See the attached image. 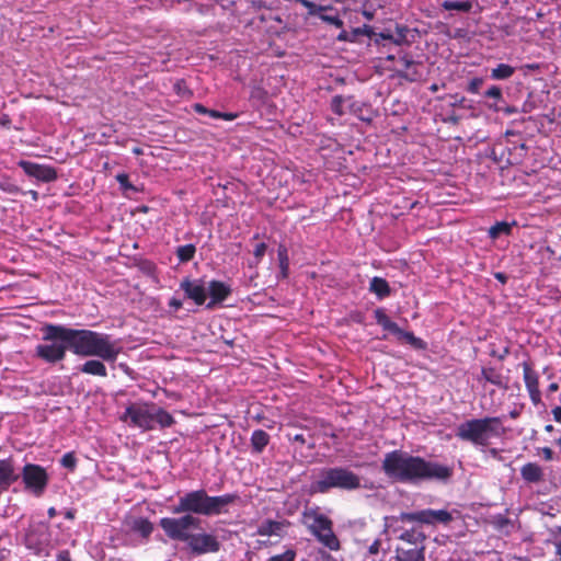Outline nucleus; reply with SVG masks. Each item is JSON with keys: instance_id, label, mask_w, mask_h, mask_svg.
Returning <instances> with one entry per match:
<instances>
[{"instance_id": "f257e3e1", "label": "nucleus", "mask_w": 561, "mask_h": 561, "mask_svg": "<svg viewBox=\"0 0 561 561\" xmlns=\"http://www.w3.org/2000/svg\"><path fill=\"white\" fill-rule=\"evenodd\" d=\"M42 333L43 343L35 346L37 358L47 364H56L66 358L67 351L80 357H98L78 367L85 375L107 377L103 362L115 363L122 352V346L112 341L111 335L88 329L47 323L42 328Z\"/></svg>"}, {"instance_id": "f03ea898", "label": "nucleus", "mask_w": 561, "mask_h": 561, "mask_svg": "<svg viewBox=\"0 0 561 561\" xmlns=\"http://www.w3.org/2000/svg\"><path fill=\"white\" fill-rule=\"evenodd\" d=\"M383 473L396 482L416 484L423 481L448 482L454 468L437 461L426 460L401 449L389 451L381 462Z\"/></svg>"}, {"instance_id": "7ed1b4c3", "label": "nucleus", "mask_w": 561, "mask_h": 561, "mask_svg": "<svg viewBox=\"0 0 561 561\" xmlns=\"http://www.w3.org/2000/svg\"><path fill=\"white\" fill-rule=\"evenodd\" d=\"M201 524L202 520L191 514L180 517H163L159 522L168 538L185 542L193 554L202 556L218 552L221 545L215 535L192 533V530L201 529Z\"/></svg>"}, {"instance_id": "20e7f679", "label": "nucleus", "mask_w": 561, "mask_h": 561, "mask_svg": "<svg viewBox=\"0 0 561 561\" xmlns=\"http://www.w3.org/2000/svg\"><path fill=\"white\" fill-rule=\"evenodd\" d=\"M240 500L236 493L211 496L204 489L186 492L172 507L174 514L216 516L228 513V506Z\"/></svg>"}, {"instance_id": "39448f33", "label": "nucleus", "mask_w": 561, "mask_h": 561, "mask_svg": "<svg viewBox=\"0 0 561 561\" xmlns=\"http://www.w3.org/2000/svg\"><path fill=\"white\" fill-rule=\"evenodd\" d=\"M502 423L500 416L469 419L457 425L455 435L459 440L485 447L490 444L491 438L504 434Z\"/></svg>"}, {"instance_id": "423d86ee", "label": "nucleus", "mask_w": 561, "mask_h": 561, "mask_svg": "<svg viewBox=\"0 0 561 561\" xmlns=\"http://www.w3.org/2000/svg\"><path fill=\"white\" fill-rule=\"evenodd\" d=\"M360 486V478L344 467L324 468L318 480L311 483V493H328L331 489L356 490Z\"/></svg>"}, {"instance_id": "0eeeda50", "label": "nucleus", "mask_w": 561, "mask_h": 561, "mask_svg": "<svg viewBox=\"0 0 561 561\" xmlns=\"http://www.w3.org/2000/svg\"><path fill=\"white\" fill-rule=\"evenodd\" d=\"M453 520V515L446 510H421L416 512H403L398 516H387L385 526L397 530L399 524H425V525H448Z\"/></svg>"}, {"instance_id": "6e6552de", "label": "nucleus", "mask_w": 561, "mask_h": 561, "mask_svg": "<svg viewBox=\"0 0 561 561\" xmlns=\"http://www.w3.org/2000/svg\"><path fill=\"white\" fill-rule=\"evenodd\" d=\"M304 523L324 547L332 551L341 549V542L333 531V522L328 516L318 513L316 510L306 511L304 513Z\"/></svg>"}, {"instance_id": "1a4fd4ad", "label": "nucleus", "mask_w": 561, "mask_h": 561, "mask_svg": "<svg viewBox=\"0 0 561 561\" xmlns=\"http://www.w3.org/2000/svg\"><path fill=\"white\" fill-rule=\"evenodd\" d=\"M153 402H136L129 404L121 420L128 422L130 426L151 431L154 428L152 419Z\"/></svg>"}, {"instance_id": "9d476101", "label": "nucleus", "mask_w": 561, "mask_h": 561, "mask_svg": "<svg viewBox=\"0 0 561 561\" xmlns=\"http://www.w3.org/2000/svg\"><path fill=\"white\" fill-rule=\"evenodd\" d=\"M22 480L26 490L34 495L41 496L48 484V473L39 465L26 463L22 469Z\"/></svg>"}, {"instance_id": "9b49d317", "label": "nucleus", "mask_w": 561, "mask_h": 561, "mask_svg": "<svg viewBox=\"0 0 561 561\" xmlns=\"http://www.w3.org/2000/svg\"><path fill=\"white\" fill-rule=\"evenodd\" d=\"M359 549L365 560L368 561H394V551L391 550L389 539L375 538L373 541L359 542Z\"/></svg>"}, {"instance_id": "f8f14e48", "label": "nucleus", "mask_w": 561, "mask_h": 561, "mask_svg": "<svg viewBox=\"0 0 561 561\" xmlns=\"http://www.w3.org/2000/svg\"><path fill=\"white\" fill-rule=\"evenodd\" d=\"M48 524L44 522L31 523L25 531L24 542L27 549L41 551L48 541Z\"/></svg>"}, {"instance_id": "ddd939ff", "label": "nucleus", "mask_w": 561, "mask_h": 561, "mask_svg": "<svg viewBox=\"0 0 561 561\" xmlns=\"http://www.w3.org/2000/svg\"><path fill=\"white\" fill-rule=\"evenodd\" d=\"M19 165L22 168L25 174L38 181L49 183L57 179V171L53 167L25 160L20 161Z\"/></svg>"}, {"instance_id": "4468645a", "label": "nucleus", "mask_w": 561, "mask_h": 561, "mask_svg": "<svg viewBox=\"0 0 561 561\" xmlns=\"http://www.w3.org/2000/svg\"><path fill=\"white\" fill-rule=\"evenodd\" d=\"M520 366L523 368L524 382L529 393V398L535 405H538L541 402L539 375L529 362H523Z\"/></svg>"}, {"instance_id": "2eb2a0df", "label": "nucleus", "mask_w": 561, "mask_h": 561, "mask_svg": "<svg viewBox=\"0 0 561 561\" xmlns=\"http://www.w3.org/2000/svg\"><path fill=\"white\" fill-rule=\"evenodd\" d=\"M401 69L397 70V76L409 82H416L422 78L420 70L421 64L413 60L409 54H404L399 58Z\"/></svg>"}, {"instance_id": "dca6fc26", "label": "nucleus", "mask_w": 561, "mask_h": 561, "mask_svg": "<svg viewBox=\"0 0 561 561\" xmlns=\"http://www.w3.org/2000/svg\"><path fill=\"white\" fill-rule=\"evenodd\" d=\"M19 478L14 459L12 457L0 459V493L7 492Z\"/></svg>"}, {"instance_id": "f3484780", "label": "nucleus", "mask_w": 561, "mask_h": 561, "mask_svg": "<svg viewBox=\"0 0 561 561\" xmlns=\"http://www.w3.org/2000/svg\"><path fill=\"white\" fill-rule=\"evenodd\" d=\"M180 288L185 293V296L192 299L197 306L205 304L207 295L203 284L191 280L190 278H184L180 284Z\"/></svg>"}, {"instance_id": "a211bd4d", "label": "nucleus", "mask_w": 561, "mask_h": 561, "mask_svg": "<svg viewBox=\"0 0 561 561\" xmlns=\"http://www.w3.org/2000/svg\"><path fill=\"white\" fill-rule=\"evenodd\" d=\"M477 380L482 383H491L500 389H507V381L501 370L493 366H483Z\"/></svg>"}, {"instance_id": "6ab92c4d", "label": "nucleus", "mask_w": 561, "mask_h": 561, "mask_svg": "<svg viewBox=\"0 0 561 561\" xmlns=\"http://www.w3.org/2000/svg\"><path fill=\"white\" fill-rule=\"evenodd\" d=\"M314 16L319 18L323 23L334 26L335 28L344 27V21L340 11L331 4H321Z\"/></svg>"}, {"instance_id": "aec40b11", "label": "nucleus", "mask_w": 561, "mask_h": 561, "mask_svg": "<svg viewBox=\"0 0 561 561\" xmlns=\"http://www.w3.org/2000/svg\"><path fill=\"white\" fill-rule=\"evenodd\" d=\"M347 110L362 122L370 123L374 118L371 106L363 101L347 96Z\"/></svg>"}, {"instance_id": "412c9836", "label": "nucleus", "mask_w": 561, "mask_h": 561, "mask_svg": "<svg viewBox=\"0 0 561 561\" xmlns=\"http://www.w3.org/2000/svg\"><path fill=\"white\" fill-rule=\"evenodd\" d=\"M210 301L207 308H211L214 305L221 304L231 294V288L227 284L220 280H210L208 285Z\"/></svg>"}, {"instance_id": "4be33fe9", "label": "nucleus", "mask_w": 561, "mask_h": 561, "mask_svg": "<svg viewBox=\"0 0 561 561\" xmlns=\"http://www.w3.org/2000/svg\"><path fill=\"white\" fill-rule=\"evenodd\" d=\"M520 476L528 483H539L545 480L542 468L537 462H527L520 468Z\"/></svg>"}, {"instance_id": "5701e85b", "label": "nucleus", "mask_w": 561, "mask_h": 561, "mask_svg": "<svg viewBox=\"0 0 561 561\" xmlns=\"http://www.w3.org/2000/svg\"><path fill=\"white\" fill-rule=\"evenodd\" d=\"M425 546L413 547V549H405V547H398L394 551V561H425L424 557Z\"/></svg>"}, {"instance_id": "b1692460", "label": "nucleus", "mask_w": 561, "mask_h": 561, "mask_svg": "<svg viewBox=\"0 0 561 561\" xmlns=\"http://www.w3.org/2000/svg\"><path fill=\"white\" fill-rule=\"evenodd\" d=\"M271 436L264 430H254L251 438V449L253 454H262L266 446L270 444Z\"/></svg>"}, {"instance_id": "393cba45", "label": "nucleus", "mask_w": 561, "mask_h": 561, "mask_svg": "<svg viewBox=\"0 0 561 561\" xmlns=\"http://www.w3.org/2000/svg\"><path fill=\"white\" fill-rule=\"evenodd\" d=\"M369 290L374 293L380 300L385 299L391 294L389 283L385 278L378 276H375L370 279Z\"/></svg>"}, {"instance_id": "a878e982", "label": "nucleus", "mask_w": 561, "mask_h": 561, "mask_svg": "<svg viewBox=\"0 0 561 561\" xmlns=\"http://www.w3.org/2000/svg\"><path fill=\"white\" fill-rule=\"evenodd\" d=\"M283 529H284V523L277 522V520H272V519H266L260 524V526L257 527L256 534L259 536H263V537H270L273 535L279 536L280 533L283 531Z\"/></svg>"}, {"instance_id": "bb28decb", "label": "nucleus", "mask_w": 561, "mask_h": 561, "mask_svg": "<svg viewBox=\"0 0 561 561\" xmlns=\"http://www.w3.org/2000/svg\"><path fill=\"white\" fill-rule=\"evenodd\" d=\"M153 528V524L145 517L135 518L130 525L131 531L139 534L145 539L151 536Z\"/></svg>"}, {"instance_id": "cd10ccee", "label": "nucleus", "mask_w": 561, "mask_h": 561, "mask_svg": "<svg viewBox=\"0 0 561 561\" xmlns=\"http://www.w3.org/2000/svg\"><path fill=\"white\" fill-rule=\"evenodd\" d=\"M515 226H517V222L515 220L512 222L496 221L493 226L489 228V237L491 239H497L501 236H511L512 230Z\"/></svg>"}, {"instance_id": "c85d7f7f", "label": "nucleus", "mask_w": 561, "mask_h": 561, "mask_svg": "<svg viewBox=\"0 0 561 561\" xmlns=\"http://www.w3.org/2000/svg\"><path fill=\"white\" fill-rule=\"evenodd\" d=\"M399 539L402 540L405 545L419 547L424 546V541L426 539L425 535L416 530L415 528H411L408 530H404L400 536Z\"/></svg>"}, {"instance_id": "c756f323", "label": "nucleus", "mask_w": 561, "mask_h": 561, "mask_svg": "<svg viewBox=\"0 0 561 561\" xmlns=\"http://www.w3.org/2000/svg\"><path fill=\"white\" fill-rule=\"evenodd\" d=\"M152 419L153 424L157 423L161 428L171 427L175 423L174 417L168 411L157 407L154 403L152 409Z\"/></svg>"}, {"instance_id": "7c9ffc66", "label": "nucleus", "mask_w": 561, "mask_h": 561, "mask_svg": "<svg viewBox=\"0 0 561 561\" xmlns=\"http://www.w3.org/2000/svg\"><path fill=\"white\" fill-rule=\"evenodd\" d=\"M376 322L393 334L401 332V328L387 316L383 309L378 308L375 310Z\"/></svg>"}, {"instance_id": "2f4dec72", "label": "nucleus", "mask_w": 561, "mask_h": 561, "mask_svg": "<svg viewBox=\"0 0 561 561\" xmlns=\"http://www.w3.org/2000/svg\"><path fill=\"white\" fill-rule=\"evenodd\" d=\"M484 98L493 100L492 103L488 104L489 110L493 112H500L502 111V106H500V103L503 102V92L502 89L497 85L490 87L484 92Z\"/></svg>"}, {"instance_id": "473e14b6", "label": "nucleus", "mask_w": 561, "mask_h": 561, "mask_svg": "<svg viewBox=\"0 0 561 561\" xmlns=\"http://www.w3.org/2000/svg\"><path fill=\"white\" fill-rule=\"evenodd\" d=\"M411 30L403 24H396L394 30L392 31V43L397 46L411 45L412 41L409 39V34Z\"/></svg>"}, {"instance_id": "72a5a7b5", "label": "nucleus", "mask_w": 561, "mask_h": 561, "mask_svg": "<svg viewBox=\"0 0 561 561\" xmlns=\"http://www.w3.org/2000/svg\"><path fill=\"white\" fill-rule=\"evenodd\" d=\"M277 259L279 265V277L287 278L289 275V256L285 244H279L277 249Z\"/></svg>"}, {"instance_id": "f704fd0d", "label": "nucleus", "mask_w": 561, "mask_h": 561, "mask_svg": "<svg viewBox=\"0 0 561 561\" xmlns=\"http://www.w3.org/2000/svg\"><path fill=\"white\" fill-rule=\"evenodd\" d=\"M515 73V68L507 64H499L491 70V78L493 80H506Z\"/></svg>"}, {"instance_id": "c9c22d12", "label": "nucleus", "mask_w": 561, "mask_h": 561, "mask_svg": "<svg viewBox=\"0 0 561 561\" xmlns=\"http://www.w3.org/2000/svg\"><path fill=\"white\" fill-rule=\"evenodd\" d=\"M175 253L181 263H186L194 259L195 253H196V248L192 243L180 245V247H178Z\"/></svg>"}, {"instance_id": "e433bc0d", "label": "nucleus", "mask_w": 561, "mask_h": 561, "mask_svg": "<svg viewBox=\"0 0 561 561\" xmlns=\"http://www.w3.org/2000/svg\"><path fill=\"white\" fill-rule=\"evenodd\" d=\"M396 335L399 339L404 340L407 343L412 345L414 348H417V350L425 348V342L422 339L416 337L412 332H408V331H404L401 329V332L396 333Z\"/></svg>"}, {"instance_id": "4c0bfd02", "label": "nucleus", "mask_w": 561, "mask_h": 561, "mask_svg": "<svg viewBox=\"0 0 561 561\" xmlns=\"http://www.w3.org/2000/svg\"><path fill=\"white\" fill-rule=\"evenodd\" d=\"M443 8L448 11L469 12L472 9V2L469 0H466V1L447 0L443 3Z\"/></svg>"}, {"instance_id": "58836bf2", "label": "nucleus", "mask_w": 561, "mask_h": 561, "mask_svg": "<svg viewBox=\"0 0 561 561\" xmlns=\"http://www.w3.org/2000/svg\"><path fill=\"white\" fill-rule=\"evenodd\" d=\"M331 111L337 116H342L346 113L345 107H347V98L342 95L333 96L331 101Z\"/></svg>"}, {"instance_id": "ea45409f", "label": "nucleus", "mask_w": 561, "mask_h": 561, "mask_svg": "<svg viewBox=\"0 0 561 561\" xmlns=\"http://www.w3.org/2000/svg\"><path fill=\"white\" fill-rule=\"evenodd\" d=\"M60 465L64 468H67L71 471L75 470V468L77 467V458L75 456V453L73 451L66 453L60 459Z\"/></svg>"}, {"instance_id": "a19ab883", "label": "nucleus", "mask_w": 561, "mask_h": 561, "mask_svg": "<svg viewBox=\"0 0 561 561\" xmlns=\"http://www.w3.org/2000/svg\"><path fill=\"white\" fill-rule=\"evenodd\" d=\"M483 83H484L483 78H480V77L472 78L468 83L467 91L471 94H477V93H479Z\"/></svg>"}, {"instance_id": "79ce46f5", "label": "nucleus", "mask_w": 561, "mask_h": 561, "mask_svg": "<svg viewBox=\"0 0 561 561\" xmlns=\"http://www.w3.org/2000/svg\"><path fill=\"white\" fill-rule=\"evenodd\" d=\"M299 4H301L304 8L307 9L306 19H308L309 16L316 15V12L319 11V7L321 5V4H317L316 2H313L311 0H299Z\"/></svg>"}, {"instance_id": "37998d69", "label": "nucleus", "mask_w": 561, "mask_h": 561, "mask_svg": "<svg viewBox=\"0 0 561 561\" xmlns=\"http://www.w3.org/2000/svg\"><path fill=\"white\" fill-rule=\"evenodd\" d=\"M192 107H193L195 113H197L199 115H208L209 117H211L214 119H215V115L214 114H218L219 113V111L207 108L206 106H204L201 103H195V104L192 105Z\"/></svg>"}, {"instance_id": "c03bdc74", "label": "nucleus", "mask_w": 561, "mask_h": 561, "mask_svg": "<svg viewBox=\"0 0 561 561\" xmlns=\"http://www.w3.org/2000/svg\"><path fill=\"white\" fill-rule=\"evenodd\" d=\"M295 552L291 550H287L280 554H276L271 557L267 561H294L295 560Z\"/></svg>"}, {"instance_id": "a18cd8bd", "label": "nucleus", "mask_w": 561, "mask_h": 561, "mask_svg": "<svg viewBox=\"0 0 561 561\" xmlns=\"http://www.w3.org/2000/svg\"><path fill=\"white\" fill-rule=\"evenodd\" d=\"M115 179L124 190H133L134 188L133 184L129 181V175L127 173H118L115 176Z\"/></svg>"}, {"instance_id": "49530a36", "label": "nucleus", "mask_w": 561, "mask_h": 561, "mask_svg": "<svg viewBox=\"0 0 561 561\" xmlns=\"http://www.w3.org/2000/svg\"><path fill=\"white\" fill-rule=\"evenodd\" d=\"M267 245L264 242H260L254 247L253 255L257 262H260L265 255Z\"/></svg>"}, {"instance_id": "de8ad7c7", "label": "nucleus", "mask_w": 561, "mask_h": 561, "mask_svg": "<svg viewBox=\"0 0 561 561\" xmlns=\"http://www.w3.org/2000/svg\"><path fill=\"white\" fill-rule=\"evenodd\" d=\"M215 115V119H225V121H233L238 117V114L236 113H225V112H219L218 114H214Z\"/></svg>"}, {"instance_id": "09e8293b", "label": "nucleus", "mask_w": 561, "mask_h": 561, "mask_svg": "<svg viewBox=\"0 0 561 561\" xmlns=\"http://www.w3.org/2000/svg\"><path fill=\"white\" fill-rule=\"evenodd\" d=\"M57 561H72L71 553L69 550H60L57 553Z\"/></svg>"}, {"instance_id": "8fccbe9b", "label": "nucleus", "mask_w": 561, "mask_h": 561, "mask_svg": "<svg viewBox=\"0 0 561 561\" xmlns=\"http://www.w3.org/2000/svg\"><path fill=\"white\" fill-rule=\"evenodd\" d=\"M540 451L545 460L550 461L553 459V450L550 447H542Z\"/></svg>"}, {"instance_id": "3c124183", "label": "nucleus", "mask_w": 561, "mask_h": 561, "mask_svg": "<svg viewBox=\"0 0 561 561\" xmlns=\"http://www.w3.org/2000/svg\"><path fill=\"white\" fill-rule=\"evenodd\" d=\"M183 304L180 299L172 297L169 300V307L173 308L174 311H178L182 308Z\"/></svg>"}, {"instance_id": "603ef678", "label": "nucleus", "mask_w": 561, "mask_h": 561, "mask_svg": "<svg viewBox=\"0 0 561 561\" xmlns=\"http://www.w3.org/2000/svg\"><path fill=\"white\" fill-rule=\"evenodd\" d=\"M340 33L336 36V41L339 42H348L350 43V35L348 32L344 30V27L340 28Z\"/></svg>"}, {"instance_id": "864d4df0", "label": "nucleus", "mask_w": 561, "mask_h": 561, "mask_svg": "<svg viewBox=\"0 0 561 561\" xmlns=\"http://www.w3.org/2000/svg\"><path fill=\"white\" fill-rule=\"evenodd\" d=\"M508 354H510L508 347H505L502 352H499V354H496L495 351L491 352V355L497 357V359L501 362L504 360Z\"/></svg>"}, {"instance_id": "5fc2aeb1", "label": "nucleus", "mask_w": 561, "mask_h": 561, "mask_svg": "<svg viewBox=\"0 0 561 561\" xmlns=\"http://www.w3.org/2000/svg\"><path fill=\"white\" fill-rule=\"evenodd\" d=\"M348 35L351 37L350 43H355L358 36L362 35L359 27L353 28L351 32H348Z\"/></svg>"}, {"instance_id": "6e6d98bb", "label": "nucleus", "mask_w": 561, "mask_h": 561, "mask_svg": "<svg viewBox=\"0 0 561 561\" xmlns=\"http://www.w3.org/2000/svg\"><path fill=\"white\" fill-rule=\"evenodd\" d=\"M379 37L382 39L390 41L392 43V31L390 28H386L385 31L379 33Z\"/></svg>"}, {"instance_id": "4d7b16f0", "label": "nucleus", "mask_w": 561, "mask_h": 561, "mask_svg": "<svg viewBox=\"0 0 561 561\" xmlns=\"http://www.w3.org/2000/svg\"><path fill=\"white\" fill-rule=\"evenodd\" d=\"M556 422L561 424V407H556L551 411Z\"/></svg>"}, {"instance_id": "13d9d810", "label": "nucleus", "mask_w": 561, "mask_h": 561, "mask_svg": "<svg viewBox=\"0 0 561 561\" xmlns=\"http://www.w3.org/2000/svg\"><path fill=\"white\" fill-rule=\"evenodd\" d=\"M359 30L362 35H366L368 37H371V35L374 34V31L369 25H364L359 27Z\"/></svg>"}, {"instance_id": "bf43d9fd", "label": "nucleus", "mask_w": 561, "mask_h": 561, "mask_svg": "<svg viewBox=\"0 0 561 561\" xmlns=\"http://www.w3.org/2000/svg\"><path fill=\"white\" fill-rule=\"evenodd\" d=\"M554 548H556V554L559 558V561H561V538L557 541H554Z\"/></svg>"}, {"instance_id": "052dcab7", "label": "nucleus", "mask_w": 561, "mask_h": 561, "mask_svg": "<svg viewBox=\"0 0 561 561\" xmlns=\"http://www.w3.org/2000/svg\"><path fill=\"white\" fill-rule=\"evenodd\" d=\"M65 517L69 520H72L76 517V512L73 510H68L65 513Z\"/></svg>"}, {"instance_id": "680f3d73", "label": "nucleus", "mask_w": 561, "mask_h": 561, "mask_svg": "<svg viewBox=\"0 0 561 561\" xmlns=\"http://www.w3.org/2000/svg\"><path fill=\"white\" fill-rule=\"evenodd\" d=\"M47 515L49 518H54L56 515H57V511L55 507H49L48 511H47Z\"/></svg>"}, {"instance_id": "e2e57ef3", "label": "nucleus", "mask_w": 561, "mask_h": 561, "mask_svg": "<svg viewBox=\"0 0 561 561\" xmlns=\"http://www.w3.org/2000/svg\"><path fill=\"white\" fill-rule=\"evenodd\" d=\"M559 389V385L557 382H552L549 385L548 390L549 392H556Z\"/></svg>"}, {"instance_id": "0e129e2a", "label": "nucleus", "mask_w": 561, "mask_h": 561, "mask_svg": "<svg viewBox=\"0 0 561 561\" xmlns=\"http://www.w3.org/2000/svg\"><path fill=\"white\" fill-rule=\"evenodd\" d=\"M510 416L512 419H517L519 416V412L517 410H513L510 412Z\"/></svg>"}, {"instance_id": "69168bd1", "label": "nucleus", "mask_w": 561, "mask_h": 561, "mask_svg": "<svg viewBox=\"0 0 561 561\" xmlns=\"http://www.w3.org/2000/svg\"><path fill=\"white\" fill-rule=\"evenodd\" d=\"M295 440L300 442V443H302V444H304V443H305V437H304V435H302V434H297V435L295 436Z\"/></svg>"}, {"instance_id": "338daca9", "label": "nucleus", "mask_w": 561, "mask_h": 561, "mask_svg": "<svg viewBox=\"0 0 561 561\" xmlns=\"http://www.w3.org/2000/svg\"><path fill=\"white\" fill-rule=\"evenodd\" d=\"M502 111H504L507 114H512V113L516 112V110L514 107H510V106H507L506 108L502 107Z\"/></svg>"}, {"instance_id": "774afa93", "label": "nucleus", "mask_w": 561, "mask_h": 561, "mask_svg": "<svg viewBox=\"0 0 561 561\" xmlns=\"http://www.w3.org/2000/svg\"><path fill=\"white\" fill-rule=\"evenodd\" d=\"M553 430H554V427L551 424H548V425L545 426V431L548 432V433H551Z\"/></svg>"}]
</instances>
